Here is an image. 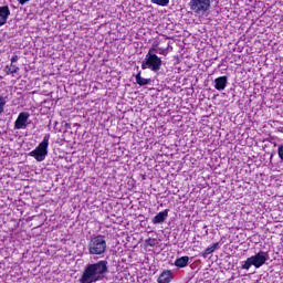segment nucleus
<instances>
[{"mask_svg":"<svg viewBox=\"0 0 283 283\" xmlns=\"http://www.w3.org/2000/svg\"><path fill=\"white\" fill-rule=\"evenodd\" d=\"M29 118H30V113H28V112L19 113V115L14 122V129H27Z\"/></svg>","mask_w":283,"mask_h":283,"instance_id":"7","label":"nucleus"},{"mask_svg":"<svg viewBox=\"0 0 283 283\" xmlns=\"http://www.w3.org/2000/svg\"><path fill=\"white\" fill-rule=\"evenodd\" d=\"M50 133L45 134L43 140L38 145L35 149L29 153V156L34 158L38 163H43L48 157V147H50Z\"/></svg>","mask_w":283,"mask_h":283,"instance_id":"3","label":"nucleus"},{"mask_svg":"<svg viewBox=\"0 0 283 283\" xmlns=\"http://www.w3.org/2000/svg\"><path fill=\"white\" fill-rule=\"evenodd\" d=\"M28 1H30V0H18V2L20 3V6H25V3H28Z\"/></svg>","mask_w":283,"mask_h":283,"instance_id":"22","label":"nucleus"},{"mask_svg":"<svg viewBox=\"0 0 283 283\" xmlns=\"http://www.w3.org/2000/svg\"><path fill=\"white\" fill-rule=\"evenodd\" d=\"M211 7V0H190L189 8L192 12H207Z\"/></svg>","mask_w":283,"mask_h":283,"instance_id":"5","label":"nucleus"},{"mask_svg":"<svg viewBox=\"0 0 283 283\" xmlns=\"http://www.w3.org/2000/svg\"><path fill=\"white\" fill-rule=\"evenodd\" d=\"M251 266H253V260L250 258H248L244 262V264L241 266V269H243L244 271H249L251 269Z\"/></svg>","mask_w":283,"mask_h":283,"instance_id":"14","label":"nucleus"},{"mask_svg":"<svg viewBox=\"0 0 283 283\" xmlns=\"http://www.w3.org/2000/svg\"><path fill=\"white\" fill-rule=\"evenodd\" d=\"M136 81H137V84H138V85L143 86V77L140 76V72L137 73V75H136Z\"/></svg>","mask_w":283,"mask_h":283,"instance_id":"20","label":"nucleus"},{"mask_svg":"<svg viewBox=\"0 0 283 283\" xmlns=\"http://www.w3.org/2000/svg\"><path fill=\"white\" fill-rule=\"evenodd\" d=\"M147 83H148L147 78H144L143 80V85H147Z\"/></svg>","mask_w":283,"mask_h":283,"instance_id":"23","label":"nucleus"},{"mask_svg":"<svg viewBox=\"0 0 283 283\" xmlns=\"http://www.w3.org/2000/svg\"><path fill=\"white\" fill-rule=\"evenodd\" d=\"M228 78L227 76H220L214 80V87L218 92H222L227 88Z\"/></svg>","mask_w":283,"mask_h":283,"instance_id":"11","label":"nucleus"},{"mask_svg":"<svg viewBox=\"0 0 283 283\" xmlns=\"http://www.w3.org/2000/svg\"><path fill=\"white\" fill-rule=\"evenodd\" d=\"M11 71H12V76H14V74H18L19 72V66H17V64H10Z\"/></svg>","mask_w":283,"mask_h":283,"instance_id":"18","label":"nucleus"},{"mask_svg":"<svg viewBox=\"0 0 283 283\" xmlns=\"http://www.w3.org/2000/svg\"><path fill=\"white\" fill-rule=\"evenodd\" d=\"M87 250L90 255H98L103 258L105 255V251H107V241L105 240V235H96L91 238Z\"/></svg>","mask_w":283,"mask_h":283,"instance_id":"2","label":"nucleus"},{"mask_svg":"<svg viewBox=\"0 0 283 283\" xmlns=\"http://www.w3.org/2000/svg\"><path fill=\"white\" fill-rule=\"evenodd\" d=\"M174 280V273L171 270H165L157 279L158 283H169Z\"/></svg>","mask_w":283,"mask_h":283,"instance_id":"10","label":"nucleus"},{"mask_svg":"<svg viewBox=\"0 0 283 283\" xmlns=\"http://www.w3.org/2000/svg\"><path fill=\"white\" fill-rule=\"evenodd\" d=\"M107 264V260H101L96 263L86 264L82 276L80 277V283H96L101 282V280H105V275L109 273V268Z\"/></svg>","mask_w":283,"mask_h":283,"instance_id":"1","label":"nucleus"},{"mask_svg":"<svg viewBox=\"0 0 283 283\" xmlns=\"http://www.w3.org/2000/svg\"><path fill=\"white\" fill-rule=\"evenodd\" d=\"M8 17H10V7H0V28L8 23Z\"/></svg>","mask_w":283,"mask_h":283,"instance_id":"9","label":"nucleus"},{"mask_svg":"<svg viewBox=\"0 0 283 283\" xmlns=\"http://www.w3.org/2000/svg\"><path fill=\"white\" fill-rule=\"evenodd\" d=\"M4 72L8 76H10V74L12 75V67L10 65H6Z\"/></svg>","mask_w":283,"mask_h":283,"instance_id":"19","label":"nucleus"},{"mask_svg":"<svg viewBox=\"0 0 283 283\" xmlns=\"http://www.w3.org/2000/svg\"><path fill=\"white\" fill-rule=\"evenodd\" d=\"M151 3H155V6H161V8H165L169 6V0H151Z\"/></svg>","mask_w":283,"mask_h":283,"instance_id":"16","label":"nucleus"},{"mask_svg":"<svg viewBox=\"0 0 283 283\" xmlns=\"http://www.w3.org/2000/svg\"><path fill=\"white\" fill-rule=\"evenodd\" d=\"M4 108H6V97L0 96V114H3Z\"/></svg>","mask_w":283,"mask_h":283,"instance_id":"17","label":"nucleus"},{"mask_svg":"<svg viewBox=\"0 0 283 283\" xmlns=\"http://www.w3.org/2000/svg\"><path fill=\"white\" fill-rule=\"evenodd\" d=\"M17 61H19V55H13V56L11 57V64L17 63Z\"/></svg>","mask_w":283,"mask_h":283,"instance_id":"21","label":"nucleus"},{"mask_svg":"<svg viewBox=\"0 0 283 283\" xmlns=\"http://www.w3.org/2000/svg\"><path fill=\"white\" fill-rule=\"evenodd\" d=\"M250 258L252 260L253 266L255 269H260V266H264V264H266V260H269V252L260 251Z\"/></svg>","mask_w":283,"mask_h":283,"instance_id":"6","label":"nucleus"},{"mask_svg":"<svg viewBox=\"0 0 283 283\" xmlns=\"http://www.w3.org/2000/svg\"><path fill=\"white\" fill-rule=\"evenodd\" d=\"M218 247H220V242L213 243L211 247H208L203 252H202V258H208V255H211Z\"/></svg>","mask_w":283,"mask_h":283,"instance_id":"13","label":"nucleus"},{"mask_svg":"<svg viewBox=\"0 0 283 283\" xmlns=\"http://www.w3.org/2000/svg\"><path fill=\"white\" fill-rule=\"evenodd\" d=\"M145 65L148 67V70H151V72H159L160 67H163V60H160L156 53H151V51H149L146 55L144 70Z\"/></svg>","mask_w":283,"mask_h":283,"instance_id":"4","label":"nucleus"},{"mask_svg":"<svg viewBox=\"0 0 283 283\" xmlns=\"http://www.w3.org/2000/svg\"><path fill=\"white\" fill-rule=\"evenodd\" d=\"M169 217V210L165 209L160 212H158L151 220L153 224H163L165 220Z\"/></svg>","mask_w":283,"mask_h":283,"instance_id":"8","label":"nucleus"},{"mask_svg":"<svg viewBox=\"0 0 283 283\" xmlns=\"http://www.w3.org/2000/svg\"><path fill=\"white\" fill-rule=\"evenodd\" d=\"M156 244H158V240L157 239H146L145 240V248L147 249V247H156Z\"/></svg>","mask_w":283,"mask_h":283,"instance_id":"15","label":"nucleus"},{"mask_svg":"<svg viewBox=\"0 0 283 283\" xmlns=\"http://www.w3.org/2000/svg\"><path fill=\"white\" fill-rule=\"evenodd\" d=\"M189 264V256H181L175 260L177 269H185Z\"/></svg>","mask_w":283,"mask_h":283,"instance_id":"12","label":"nucleus"}]
</instances>
